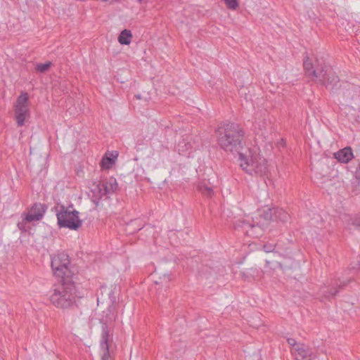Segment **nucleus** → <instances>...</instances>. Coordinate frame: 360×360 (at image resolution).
Wrapping results in <instances>:
<instances>
[{"instance_id":"3","label":"nucleus","mask_w":360,"mask_h":360,"mask_svg":"<svg viewBox=\"0 0 360 360\" xmlns=\"http://www.w3.org/2000/svg\"><path fill=\"white\" fill-rule=\"evenodd\" d=\"M77 296V291L72 278L64 279L54 289L50 296V301L58 308L68 309L75 305Z\"/></svg>"},{"instance_id":"28","label":"nucleus","mask_w":360,"mask_h":360,"mask_svg":"<svg viewBox=\"0 0 360 360\" xmlns=\"http://www.w3.org/2000/svg\"><path fill=\"white\" fill-rule=\"evenodd\" d=\"M275 247V244L266 243L263 245V249L266 252H271L274 250Z\"/></svg>"},{"instance_id":"30","label":"nucleus","mask_w":360,"mask_h":360,"mask_svg":"<svg viewBox=\"0 0 360 360\" xmlns=\"http://www.w3.org/2000/svg\"><path fill=\"white\" fill-rule=\"evenodd\" d=\"M141 5H146L148 2V0H136Z\"/></svg>"},{"instance_id":"13","label":"nucleus","mask_w":360,"mask_h":360,"mask_svg":"<svg viewBox=\"0 0 360 360\" xmlns=\"http://www.w3.org/2000/svg\"><path fill=\"white\" fill-rule=\"evenodd\" d=\"M350 282L349 280L341 281L340 278L335 279L332 281L327 291L324 290V296L326 298L334 297L337 295L340 289L346 286Z\"/></svg>"},{"instance_id":"5","label":"nucleus","mask_w":360,"mask_h":360,"mask_svg":"<svg viewBox=\"0 0 360 360\" xmlns=\"http://www.w3.org/2000/svg\"><path fill=\"white\" fill-rule=\"evenodd\" d=\"M70 259L68 255L65 252H60L52 257L51 266L53 274L60 277L61 280L70 279V271L68 268Z\"/></svg>"},{"instance_id":"14","label":"nucleus","mask_w":360,"mask_h":360,"mask_svg":"<svg viewBox=\"0 0 360 360\" xmlns=\"http://www.w3.org/2000/svg\"><path fill=\"white\" fill-rule=\"evenodd\" d=\"M243 228L245 229L248 235L253 237H258L262 233L264 224L260 222H255L254 220L252 224L249 221H243Z\"/></svg>"},{"instance_id":"8","label":"nucleus","mask_w":360,"mask_h":360,"mask_svg":"<svg viewBox=\"0 0 360 360\" xmlns=\"http://www.w3.org/2000/svg\"><path fill=\"white\" fill-rule=\"evenodd\" d=\"M316 67L311 63L309 58L307 56L304 58L303 67L306 72V75L309 77H311L312 80H323L322 79V68L324 63H321L319 60H316Z\"/></svg>"},{"instance_id":"27","label":"nucleus","mask_w":360,"mask_h":360,"mask_svg":"<svg viewBox=\"0 0 360 360\" xmlns=\"http://www.w3.org/2000/svg\"><path fill=\"white\" fill-rule=\"evenodd\" d=\"M256 273H258V271L256 269L251 268L250 269H248L246 272H243V276L244 277H247L248 278H249V276L254 278Z\"/></svg>"},{"instance_id":"29","label":"nucleus","mask_w":360,"mask_h":360,"mask_svg":"<svg viewBox=\"0 0 360 360\" xmlns=\"http://www.w3.org/2000/svg\"><path fill=\"white\" fill-rule=\"evenodd\" d=\"M288 343L292 347L291 350H294L296 349L297 346L300 345V343H297L296 340L293 338H288L287 340Z\"/></svg>"},{"instance_id":"12","label":"nucleus","mask_w":360,"mask_h":360,"mask_svg":"<svg viewBox=\"0 0 360 360\" xmlns=\"http://www.w3.org/2000/svg\"><path fill=\"white\" fill-rule=\"evenodd\" d=\"M193 143L194 141H193V136L187 135L179 141L176 146V150L180 155H189L193 148Z\"/></svg>"},{"instance_id":"17","label":"nucleus","mask_w":360,"mask_h":360,"mask_svg":"<svg viewBox=\"0 0 360 360\" xmlns=\"http://www.w3.org/2000/svg\"><path fill=\"white\" fill-rule=\"evenodd\" d=\"M334 158L340 162L348 163L354 158L352 150L350 147H345L335 153Z\"/></svg>"},{"instance_id":"23","label":"nucleus","mask_w":360,"mask_h":360,"mask_svg":"<svg viewBox=\"0 0 360 360\" xmlns=\"http://www.w3.org/2000/svg\"><path fill=\"white\" fill-rule=\"evenodd\" d=\"M276 207L273 208H266L264 210L262 217L264 220L269 221H274V216L276 213Z\"/></svg>"},{"instance_id":"31","label":"nucleus","mask_w":360,"mask_h":360,"mask_svg":"<svg viewBox=\"0 0 360 360\" xmlns=\"http://www.w3.org/2000/svg\"><path fill=\"white\" fill-rule=\"evenodd\" d=\"M104 2H109L110 4H112L113 2H115L117 0H101Z\"/></svg>"},{"instance_id":"11","label":"nucleus","mask_w":360,"mask_h":360,"mask_svg":"<svg viewBox=\"0 0 360 360\" xmlns=\"http://www.w3.org/2000/svg\"><path fill=\"white\" fill-rule=\"evenodd\" d=\"M46 208V206L44 204L34 203L26 214V220H32V221L40 220L43 217Z\"/></svg>"},{"instance_id":"9","label":"nucleus","mask_w":360,"mask_h":360,"mask_svg":"<svg viewBox=\"0 0 360 360\" xmlns=\"http://www.w3.org/2000/svg\"><path fill=\"white\" fill-rule=\"evenodd\" d=\"M254 128L257 134L264 135L265 133L271 128V120L267 112L262 115H257L254 122Z\"/></svg>"},{"instance_id":"26","label":"nucleus","mask_w":360,"mask_h":360,"mask_svg":"<svg viewBox=\"0 0 360 360\" xmlns=\"http://www.w3.org/2000/svg\"><path fill=\"white\" fill-rule=\"evenodd\" d=\"M227 8L231 10H236L238 7V0H224Z\"/></svg>"},{"instance_id":"24","label":"nucleus","mask_w":360,"mask_h":360,"mask_svg":"<svg viewBox=\"0 0 360 360\" xmlns=\"http://www.w3.org/2000/svg\"><path fill=\"white\" fill-rule=\"evenodd\" d=\"M22 221H19L17 224L18 228L24 232H26L27 231L28 226H27V223L32 222V220H26V214H22Z\"/></svg>"},{"instance_id":"22","label":"nucleus","mask_w":360,"mask_h":360,"mask_svg":"<svg viewBox=\"0 0 360 360\" xmlns=\"http://www.w3.org/2000/svg\"><path fill=\"white\" fill-rule=\"evenodd\" d=\"M290 215L283 209L276 208L274 216L275 221H281L283 224L288 222L290 219Z\"/></svg>"},{"instance_id":"16","label":"nucleus","mask_w":360,"mask_h":360,"mask_svg":"<svg viewBox=\"0 0 360 360\" xmlns=\"http://www.w3.org/2000/svg\"><path fill=\"white\" fill-rule=\"evenodd\" d=\"M90 192L91 193L90 195L91 199L96 205H98L99 201L106 196L103 193L104 191L100 182L93 184Z\"/></svg>"},{"instance_id":"2","label":"nucleus","mask_w":360,"mask_h":360,"mask_svg":"<svg viewBox=\"0 0 360 360\" xmlns=\"http://www.w3.org/2000/svg\"><path fill=\"white\" fill-rule=\"evenodd\" d=\"M112 304L103 311L101 323V333L100 340V355L101 360H111L115 351V345L113 342L114 322L117 319V312L115 305V299H111Z\"/></svg>"},{"instance_id":"33","label":"nucleus","mask_w":360,"mask_h":360,"mask_svg":"<svg viewBox=\"0 0 360 360\" xmlns=\"http://www.w3.org/2000/svg\"><path fill=\"white\" fill-rule=\"evenodd\" d=\"M358 267L352 266V269H360V263H358Z\"/></svg>"},{"instance_id":"18","label":"nucleus","mask_w":360,"mask_h":360,"mask_svg":"<svg viewBox=\"0 0 360 360\" xmlns=\"http://www.w3.org/2000/svg\"><path fill=\"white\" fill-rule=\"evenodd\" d=\"M342 220L349 229H360V214L345 215Z\"/></svg>"},{"instance_id":"32","label":"nucleus","mask_w":360,"mask_h":360,"mask_svg":"<svg viewBox=\"0 0 360 360\" xmlns=\"http://www.w3.org/2000/svg\"><path fill=\"white\" fill-rule=\"evenodd\" d=\"M356 174L360 176V163H359V167L356 170Z\"/></svg>"},{"instance_id":"4","label":"nucleus","mask_w":360,"mask_h":360,"mask_svg":"<svg viewBox=\"0 0 360 360\" xmlns=\"http://www.w3.org/2000/svg\"><path fill=\"white\" fill-rule=\"evenodd\" d=\"M79 212L72 206L65 207L62 206L60 211L57 214L58 223L60 227L77 230L82 226V221L79 219Z\"/></svg>"},{"instance_id":"19","label":"nucleus","mask_w":360,"mask_h":360,"mask_svg":"<svg viewBox=\"0 0 360 360\" xmlns=\"http://www.w3.org/2000/svg\"><path fill=\"white\" fill-rule=\"evenodd\" d=\"M117 156L118 153L116 151L112 152L110 154L106 153L101 160V167L105 169H110L115 163Z\"/></svg>"},{"instance_id":"7","label":"nucleus","mask_w":360,"mask_h":360,"mask_svg":"<svg viewBox=\"0 0 360 360\" xmlns=\"http://www.w3.org/2000/svg\"><path fill=\"white\" fill-rule=\"evenodd\" d=\"M322 77L323 80H316V82L320 83L325 86L326 88L330 90L338 89L340 86L338 77L336 75L333 68L326 64H323L322 68Z\"/></svg>"},{"instance_id":"20","label":"nucleus","mask_w":360,"mask_h":360,"mask_svg":"<svg viewBox=\"0 0 360 360\" xmlns=\"http://www.w3.org/2000/svg\"><path fill=\"white\" fill-rule=\"evenodd\" d=\"M213 184L209 180H202L197 186L198 190L205 196L211 197L214 194Z\"/></svg>"},{"instance_id":"1","label":"nucleus","mask_w":360,"mask_h":360,"mask_svg":"<svg viewBox=\"0 0 360 360\" xmlns=\"http://www.w3.org/2000/svg\"><path fill=\"white\" fill-rule=\"evenodd\" d=\"M216 133L219 146L227 152H237L240 167L250 175L266 176L269 168L266 160L258 153V148H248L242 151V141L245 131L236 123H226L219 127Z\"/></svg>"},{"instance_id":"10","label":"nucleus","mask_w":360,"mask_h":360,"mask_svg":"<svg viewBox=\"0 0 360 360\" xmlns=\"http://www.w3.org/2000/svg\"><path fill=\"white\" fill-rule=\"evenodd\" d=\"M291 353L297 360H311L312 349L308 345L303 343L298 345Z\"/></svg>"},{"instance_id":"21","label":"nucleus","mask_w":360,"mask_h":360,"mask_svg":"<svg viewBox=\"0 0 360 360\" xmlns=\"http://www.w3.org/2000/svg\"><path fill=\"white\" fill-rule=\"evenodd\" d=\"M131 31L125 29L120 32L118 37V41L122 45H129L131 43Z\"/></svg>"},{"instance_id":"15","label":"nucleus","mask_w":360,"mask_h":360,"mask_svg":"<svg viewBox=\"0 0 360 360\" xmlns=\"http://www.w3.org/2000/svg\"><path fill=\"white\" fill-rule=\"evenodd\" d=\"M99 182L104 191L103 193H105L106 196L113 194L118 188L117 180L114 177H110Z\"/></svg>"},{"instance_id":"6","label":"nucleus","mask_w":360,"mask_h":360,"mask_svg":"<svg viewBox=\"0 0 360 360\" xmlns=\"http://www.w3.org/2000/svg\"><path fill=\"white\" fill-rule=\"evenodd\" d=\"M29 98L25 92L21 93L15 105V115L18 126H22L25 120L30 117Z\"/></svg>"},{"instance_id":"25","label":"nucleus","mask_w":360,"mask_h":360,"mask_svg":"<svg viewBox=\"0 0 360 360\" xmlns=\"http://www.w3.org/2000/svg\"><path fill=\"white\" fill-rule=\"evenodd\" d=\"M51 65V63L48 61L45 63L38 64L36 66V70L39 72H46Z\"/></svg>"}]
</instances>
